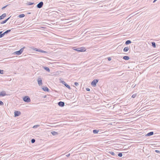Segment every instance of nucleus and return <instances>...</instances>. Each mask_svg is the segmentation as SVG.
Instances as JSON below:
<instances>
[{
    "instance_id": "nucleus-16",
    "label": "nucleus",
    "mask_w": 160,
    "mask_h": 160,
    "mask_svg": "<svg viewBox=\"0 0 160 160\" xmlns=\"http://www.w3.org/2000/svg\"><path fill=\"white\" fill-rule=\"evenodd\" d=\"M43 68L47 71L49 72L50 71L49 68L47 67H43Z\"/></svg>"
},
{
    "instance_id": "nucleus-24",
    "label": "nucleus",
    "mask_w": 160,
    "mask_h": 160,
    "mask_svg": "<svg viewBox=\"0 0 160 160\" xmlns=\"http://www.w3.org/2000/svg\"><path fill=\"white\" fill-rule=\"evenodd\" d=\"M2 31L0 32V38H2L4 36L3 33H2Z\"/></svg>"
},
{
    "instance_id": "nucleus-44",
    "label": "nucleus",
    "mask_w": 160,
    "mask_h": 160,
    "mask_svg": "<svg viewBox=\"0 0 160 160\" xmlns=\"http://www.w3.org/2000/svg\"><path fill=\"white\" fill-rule=\"evenodd\" d=\"M157 0H154L153 1V3H154L156 1H157Z\"/></svg>"
},
{
    "instance_id": "nucleus-42",
    "label": "nucleus",
    "mask_w": 160,
    "mask_h": 160,
    "mask_svg": "<svg viewBox=\"0 0 160 160\" xmlns=\"http://www.w3.org/2000/svg\"><path fill=\"white\" fill-rule=\"evenodd\" d=\"M136 85H132V88H134L135 86Z\"/></svg>"
},
{
    "instance_id": "nucleus-7",
    "label": "nucleus",
    "mask_w": 160,
    "mask_h": 160,
    "mask_svg": "<svg viewBox=\"0 0 160 160\" xmlns=\"http://www.w3.org/2000/svg\"><path fill=\"white\" fill-rule=\"evenodd\" d=\"M43 5V2L41 1L39 2L36 6L38 8H42Z\"/></svg>"
},
{
    "instance_id": "nucleus-9",
    "label": "nucleus",
    "mask_w": 160,
    "mask_h": 160,
    "mask_svg": "<svg viewBox=\"0 0 160 160\" xmlns=\"http://www.w3.org/2000/svg\"><path fill=\"white\" fill-rule=\"evenodd\" d=\"M21 114V112L20 111H15L14 112V116L18 117Z\"/></svg>"
},
{
    "instance_id": "nucleus-43",
    "label": "nucleus",
    "mask_w": 160,
    "mask_h": 160,
    "mask_svg": "<svg viewBox=\"0 0 160 160\" xmlns=\"http://www.w3.org/2000/svg\"><path fill=\"white\" fill-rule=\"evenodd\" d=\"M157 0H154L153 1V3H154L156 1H157Z\"/></svg>"
},
{
    "instance_id": "nucleus-15",
    "label": "nucleus",
    "mask_w": 160,
    "mask_h": 160,
    "mask_svg": "<svg viewBox=\"0 0 160 160\" xmlns=\"http://www.w3.org/2000/svg\"><path fill=\"white\" fill-rule=\"evenodd\" d=\"M153 132H151L148 133L146 135V136H150L153 134Z\"/></svg>"
},
{
    "instance_id": "nucleus-21",
    "label": "nucleus",
    "mask_w": 160,
    "mask_h": 160,
    "mask_svg": "<svg viewBox=\"0 0 160 160\" xmlns=\"http://www.w3.org/2000/svg\"><path fill=\"white\" fill-rule=\"evenodd\" d=\"M152 46L154 48H156V43L154 42H152Z\"/></svg>"
},
{
    "instance_id": "nucleus-39",
    "label": "nucleus",
    "mask_w": 160,
    "mask_h": 160,
    "mask_svg": "<svg viewBox=\"0 0 160 160\" xmlns=\"http://www.w3.org/2000/svg\"><path fill=\"white\" fill-rule=\"evenodd\" d=\"M131 129H134L133 128V126H132V125L131 124Z\"/></svg>"
},
{
    "instance_id": "nucleus-46",
    "label": "nucleus",
    "mask_w": 160,
    "mask_h": 160,
    "mask_svg": "<svg viewBox=\"0 0 160 160\" xmlns=\"http://www.w3.org/2000/svg\"><path fill=\"white\" fill-rule=\"evenodd\" d=\"M28 14H31V13L30 12H28Z\"/></svg>"
},
{
    "instance_id": "nucleus-32",
    "label": "nucleus",
    "mask_w": 160,
    "mask_h": 160,
    "mask_svg": "<svg viewBox=\"0 0 160 160\" xmlns=\"http://www.w3.org/2000/svg\"><path fill=\"white\" fill-rule=\"evenodd\" d=\"M3 71H4L3 70L0 69V73L1 74H3Z\"/></svg>"
},
{
    "instance_id": "nucleus-26",
    "label": "nucleus",
    "mask_w": 160,
    "mask_h": 160,
    "mask_svg": "<svg viewBox=\"0 0 160 160\" xmlns=\"http://www.w3.org/2000/svg\"><path fill=\"white\" fill-rule=\"evenodd\" d=\"M35 142V140L34 138L32 139L31 140V142L32 143H34Z\"/></svg>"
},
{
    "instance_id": "nucleus-33",
    "label": "nucleus",
    "mask_w": 160,
    "mask_h": 160,
    "mask_svg": "<svg viewBox=\"0 0 160 160\" xmlns=\"http://www.w3.org/2000/svg\"><path fill=\"white\" fill-rule=\"evenodd\" d=\"M4 104L3 103V102L2 101H0V106H2Z\"/></svg>"
},
{
    "instance_id": "nucleus-28",
    "label": "nucleus",
    "mask_w": 160,
    "mask_h": 160,
    "mask_svg": "<svg viewBox=\"0 0 160 160\" xmlns=\"http://www.w3.org/2000/svg\"><path fill=\"white\" fill-rule=\"evenodd\" d=\"M39 126V125H35L33 126V128H38Z\"/></svg>"
},
{
    "instance_id": "nucleus-31",
    "label": "nucleus",
    "mask_w": 160,
    "mask_h": 160,
    "mask_svg": "<svg viewBox=\"0 0 160 160\" xmlns=\"http://www.w3.org/2000/svg\"><path fill=\"white\" fill-rule=\"evenodd\" d=\"M136 95H137V94H133V95H132V98H135L136 97Z\"/></svg>"
},
{
    "instance_id": "nucleus-37",
    "label": "nucleus",
    "mask_w": 160,
    "mask_h": 160,
    "mask_svg": "<svg viewBox=\"0 0 160 160\" xmlns=\"http://www.w3.org/2000/svg\"><path fill=\"white\" fill-rule=\"evenodd\" d=\"M107 59H108V60L109 61H111V58L110 57H108L107 58Z\"/></svg>"
},
{
    "instance_id": "nucleus-12",
    "label": "nucleus",
    "mask_w": 160,
    "mask_h": 160,
    "mask_svg": "<svg viewBox=\"0 0 160 160\" xmlns=\"http://www.w3.org/2000/svg\"><path fill=\"white\" fill-rule=\"evenodd\" d=\"M6 14L5 13L3 14L2 15L0 16V20L3 19L6 16Z\"/></svg>"
},
{
    "instance_id": "nucleus-41",
    "label": "nucleus",
    "mask_w": 160,
    "mask_h": 160,
    "mask_svg": "<svg viewBox=\"0 0 160 160\" xmlns=\"http://www.w3.org/2000/svg\"><path fill=\"white\" fill-rule=\"evenodd\" d=\"M70 155V154L69 153L67 155H66V156L67 157H69Z\"/></svg>"
},
{
    "instance_id": "nucleus-5",
    "label": "nucleus",
    "mask_w": 160,
    "mask_h": 160,
    "mask_svg": "<svg viewBox=\"0 0 160 160\" xmlns=\"http://www.w3.org/2000/svg\"><path fill=\"white\" fill-rule=\"evenodd\" d=\"M98 82V79H95L92 81L91 83V85L93 87H95L96 86V84Z\"/></svg>"
},
{
    "instance_id": "nucleus-40",
    "label": "nucleus",
    "mask_w": 160,
    "mask_h": 160,
    "mask_svg": "<svg viewBox=\"0 0 160 160\" xmlns=\"http://www.w3.org/2000/svg\"><path fill=\"white\" fill-rule=\"evenodd\" d=\"M10 17H11V16L6 19V20L7 21L9 19V18H10Z\"/></svg>"
},
{
    "instance_id": "nucleus-38",
    "label": "nucleus",
    "mask_w": 160,
    "mask_h": 160,
    "mask_svg": "<svg viewBox=\"0 0 160 160\" xmlns=\"http://www.w3.org/2000/svg\"><path fill=\"white\" fill-rule=\"evenodd\" d=\"M86 90L87 91H90V89L89 88H86Z\"/></svg>"
},
{
    "instance_id": "nucleus-45",
    "label": "nucleus",
    "mask_w": 160,
    "mask_h": 160,
    "mask_svg": "<svg viewBox=\"0 0 160 160\" xmlns=\"http://www.w3.org/2000/svg\"><path fill=\"white\" fill-rule=\"evenodd\" d=\"M46 97H47L46 95H45L43 97V98H46Z\"/></svg>"
},
{
    "instance_id": "nucleus-19",
    "label": "nucleus",
    "mask_w": 160,
    "mask_h": 160,
    "mask_svg": "<svg viewBox=\"0 0 160 160\" xmlns=\"http://www.w3.org/2000/svg\"><path fill=\"white\" fill-rule=\"evenodd\" d=\"M99 132L98 130H97L96 129H94L93 130V132L94 134H97Z\"/></svg>"
},
{
    "instance_id": "nucleus-36",
    "label": "nucleus",
    "mask_w": 160,
    "mask_h": 160,
    "mask_svg": "<svg viewBox=\"0 0 160 160\" xmlns=\"http://www.w3.org/2000/svg\"><path fill=\"white\" fill-rule=\"evenodd\" d=\"M155 152H157L159 153H160V151L158 150H155Z\"/></svg>"
},
{
    "instance_id": "nucleus-17",
    "label": "nucleus",
    "mask_w": 160,
    "mask_h": 160,
    "mask_svg": "<svg viewBox=\"0 0 160 160\" xmlns=\"http://www.w3.org/2000/svg\"><path fill=\"white\" fill-rule=\"evenodd\" d=\"M51 133L53 135H58V132H56L54 131H52L51 132Z\"/></svg>"
},
{
    "instance_id": "nucleus-25",
    "label": "nucleus",
    "mask_w": 160,
    "mask_h": 160,
    "mask_svg": "<svg viewBox=\"0 0 160 160\" xmlns=\"http://www.w3.org/2000/svg\"><path fill=\"white\" fill-rule=\"evenodd\" d=\"M125 44L126 45L130 44V40H128L127 41L125 42Z\"/></svg>"
},
{
    "instance_id": "nucleus-11",
    "label": "nucleus",
    "mask_w": 160,
    "mask_h": 160,
    "mask_svg": "<svg viewBox=\"0 0 160 160\" xmlns=\"http://www.w3.org/2000/svg\"><path fill=\"white\" fill-rule=\"evenodd\" d=\"M58 105L61 107H63L65 105V103L64 102L60 101L58 103Z\"/></svg>"
},
{
    "instance_id": "nucleus-14",
    "label": "nucleus",
    "mask_w": 160,
    "mask_h": 160,
    "mask_svg": "<svg viewBox=\"0 0 160 160\" xmlns=\"http://www.w3.org/2000/svg\"><path fill=\"white\" fill-rule=\"evenodd\" d=\"M13 28L11 29H8L6 31L4 32L3 33V35L4 36L6 34H8V33L10 32L11 30Z\"/></svg>"
},
{
    "instance_id": "nucleus-3",
    "label": "nucleus",
    "mask_w": 160,
    "mask_h": 160,
    "mask_svg": "<svg viewBox=\"0 0 160 160\" xmlns=\"http://www.w3.org/2000/svg\"><path fill=\"white\" fill-rule=\"evenodd\" d=\"M23 100L26 102H29L31 101L30 98L28 96H25L23 98Z\"/></svg>"
},
{
    "instance_id": "nucleus-4",
    "label": "nucleus",
    "mask_w": 160,
    "mask_h": 160,
    "mask_svg": "<svg viewBox=\"0 0 160 160\" xmlns=\"http://www.w3.org/2000/svg\"><path fill=\"white\" fill-rule=\"evenodd\" d=\"M32 48L33 49V50H34L36 51H38L44 53H48L47 52L43 51V50H42V49H37L34 47H33V48Z\"/></svg>"
},
{
    "instance_id": "nucleus-10",
    "label": "nucleus",
    "mask_w": 160,
    "mask_h": 160,
    "mask_svg": "<svg viewBox=\"0 0 160 160\" xmlns=\"http://www.w3.org/2000/svg\"><path fill=\"white\" fill-rule=\"evenodd\" d=\"M7 95V94L6 93V92L5 91H3L0 92V97H3Z\"/></svg>"
},
{
    "instance_id": "nucleus-47",
    "label": "nucleus",
    "mask_w": 160,
    "mask_h": 160,
    "mask_svg": "<svg viewBox=\"0 0 160 160\" xmlns=\"http://www.w3.org/2000/svg\"><path fill=\"white\" fill-rule=\"evenodd\" d=\"M159 88H160V85L159 86Z\"/></svg>"
},
{
    "instance_id": "nucleus-2",
    "label": "nucleus",
    "mask_w": 160,
    "mask_h": 160,
    "mask_svg": "<svg viewBox=\"0 0 160 160\" xmlns=\"http://www.w3.org/2000/svg\"><path fill=\"white\" fill-rule=\"evenodd\" d=\"M25 48V47H24L23 48H22L21 49H20L19 51H16V52H15L13 53L14 54H16L17 55H19L22 54V52L24 49Z\"/></svg>"
},
{
    "instance_id": "nucleus-18",
    "label": "nucleus",
    "mask_w": 160,
    "mask_h": 160,
    "mask_svg": "<svg viewBox=\"0 0 160 160\" xmlns=\"http://www.w3.org/2000/svg\"><path fill=\"white\" fill-rule=\"evenodd\" d=\"M123 59L125 60H128L129 59V58L128 56H125L123 57Z\"/></svg>"
},
{
    "instance_id": "nucleus-6",
    "label": "nucleus",
    "mask_w": 160,
    "mask_h": 160,
    "mask_svg": "<svg viewBox=\"0 0 160 160\" xmlns=\"http://www.w3.org/2000/svg\"><path fill=\"white\" fill-rule=\"evenodd\" d=\"M60 82L62 83V84L64 85L67 88H68L69 89H71V88L70 86L67 84L64 81H61Z\"/></svg>"
},
{
    "instance_id": "nucleus-20",
    "label": "nucleus",
    "mask_w": 160,
    "mask_h": 160,
    "mask_svg": "<svg viewBox=\"0 0 160 160\" xmlns=\"http://www.w3.org/2000/svg\"><path fill=\"white\" fill-rule=\"evenodd\" d=\"M24 16H25V15L23 14H21L19 15L18 16V17H19V18H22L24 17Z\"/></svg>"
},
{
    "instance_id": "nucleus-34",
    "label": "nucleus",
    "mask_w": 160,
    "mask_h": 160,
    "mask_svg": "<svg viewBox=\"0 0 160 160\" xmlns=\"http://www.w3.org/2000/svg\"><path fill=\"white\" fill-rule=\"evenodd\" d=\"M74 85L76 86H78L79 85L78 83L77 82H74Z\"/></svg>"
},
{
    "instance_id": "nucleus-1",
    "label": "nucleus",
    "mask_w": 160,
    "mask_h": 160,
    "mask_svg": "<svg viewBox=\"0 0 160 160\" xmlns=\"http://www.w3.org/2000/svg\"><path fill=\"white\" fill-rule=\"evenodd\" d=\"M73 49L75 51H76L78 52H84L85 51V48H84L83 47H81V48H77L75 47H74L73 48Z\"/></svg>"
},
{
    "instance_id": "nucleus-27",
    "label": "nucleus",
    "mask_w": 160,
    "mask_h": 160,
    "mask_svg": "<svg viewBox=\"0 0 160 160\" xmlns=\"http://www.w3.org/2000/svg\"><path fill=\"white\" fill-rule=\"evenodd\" d=\"M118 156L119 157H122V153L121 152H119L118 154Z\"/></svg>"
},
{
    "instance_id": "nucleus-29",
    "label": "nucleus",
    "mask_w": 160,
    "mask_h": 160,
    "mask_svg": "<svg viewBox=\"0 0 160 160\" xmlns=\"http://www.w3.org/2000/svg\"><path fill=\"white\" fill-rule=\"evenodd\" d=\"M109 153H110L111 155H112L113 156H115V153L113 152H109Z\"/></svg>"
},
{
    "instance_id": "nucleus-22",
    "label": "nucleus",
    "mask_w": 160,
    "mask_h": 160,
    "mask_svg": "<svg viewBox=\"0 0 160 160\" xmlns=\"http://www.w3.org/2000/svg\"><path fill=\"white\" fill-rule=\"evenodd\" d=\"M34 4V2H28L27 3V5H31Z\"/></svg>"
},
{
    "instance_id": "nucleus-8",
    "label": "nucleus",
    "mask_w": 160,
    "mask_h": 160,
    "mask_svg": "<svg viewBox=\"0 0 160 160\" xmlns=\"http://www.w3.org/2000/svg\"><path fill=\"white\" fill-rule=\"evenodd\" d=\"M37 82L39 86H41L42 85V82L41 78H38L37 80Z\"/></svg>"
},
{
    "instance_id": "nucleus-30",
    "label": "nucleus",
    "mask_w": 160,
    "mask_h": 160,
    "mask_svg": "<svg viewBox=\"0 0 160 160\" xmlns=\"http://www.w3.org/2000/svg\"><path fill=\"white\" fill-rule=\"evenodd\" d=\"M7 22V21L6 20H5L1 22V24H3L5 23L6 22Z\"/></svg>"
},
{
    "instance_id": "nucleus-13",
    "label": "nucleus",
    "mask_w": 160,
    "mask_h": 160,
    "mask_svg": "<svg viewBox=\"0 0 160 160\" xmlns=\"http://www.w3.org/2000/svg\"><path fill=\"white\" fill-rule=\"evenodd\" d=\"M42 89L44 91L49 92V89L47 87H44L42 88Z\"/></svg>"
},
{
    "instance_id": "nucleus-23",
    "label": "nucleus",
    "mask_w": 160,
    "mask_h": 160,
    "mask_svg": "<svg viewBox=\"0 0 160 160\" xmlns=\"http://www.w3.org/2000/svg\"><path fill=\"white\" fill-rule=\"evenodd\" d=\"M128 47H125L123 49V51L124 52H126L127 51H128Z\"/></svg>"
},
{
    "instance_id": "nucleus-35",
    "label": "nucleus",
    "mask_w": 160,
    "mask_h": 160,
    "mask_svg": "<svg viewBox=\"0 0 160 160\" xmlns=\"http://www.w3.org/2000/svg\"><path fill=\"white\" fill-rule=\"evenodd\" d=\"M8 5H6L5 6H4V7H3L2 8V10H3L4 9H5L6 8L7 6H8Z\"/></svg>"
}]
</instances>
